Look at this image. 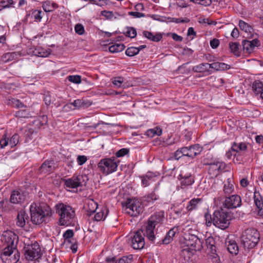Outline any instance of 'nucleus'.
I'll return each instance as SVG.
<instances>
[{
    "label": "nucleus",
    "mask_w": 263,
    "mask_h": 263,
    "mask_svg": "<svg viewBox=\"0 0 263 263\" xmlns=\"http://www.w3.org/2000/svg\"><path fill=\"white\" fill-rule=\"evenodd\" d=\"M145 200L149 203H153L159 199V196L154 192L147 195L145 197Z\"/></svg>",
    "instance_id": "obj_43"
},
{
    "label": "nucleus",
    "mask_w": 263,
    "mask_h": 263,
    "mask_svg": "<svg viewBox=\"0 0 263 263\" xmlns=\"http://www.w3.org/2000/svg\"><path fill=\"white\" fill-rule=\"evenodd\" d=\"M225 244L227 250L230 254L232 255H237L238 253V246L235 240H232L228 238L226 239Z\"/></svg>",
    "instance_id": "obj_20"
},
{
    "label": "nucleus",
    "mask_w": 263,
    "mask_h": 263,
    "mask_svg": "<svg viewBox=\"0 0 263 263\" xmlns=\"http://www.w3.org/2000/svg\"><path fill=\"white\" fill-rule=\"evenodd\" d=\"M202 149V147L199 144L191 145L189 147H183L185 156L192 158L199 155L201 152Z\"/></svg>",
    "instance_id": "obj_16"
},
{
    "label": "nucleus",
    "mask_w": 263,
    "mask_h": 263,
    "mask_svg": "<svg viewBox=\"0 0 263 263\" xmlns=\"http://www.w3.org/2000/svg\"><path fill=\"white\" fill-rule=\"evenodd\" d=\"M101 15L105 16L108 20H112L114 18V14L112 11L104 10L102 11Z\"/></svg>",
    "instance_id": "obj_59"
},
{
    "label": "nucleus",
    "mask_w": 263,
    "mask_h": 263,
    "mask_svg": "<svg viewBox=\"0 0 263 263\" xmlns=\"http://www.w3.org/2000/svg\"><path fill=\"white\" fill-rule=\"evenodd\" d=\"M241 204V199L238 195H233L231 196L226 197L223 202L222 208L230 210L231 209H235Z\"/></svg>",
    "instance_id": "obj_14"
},
{
    "label": "nucleus",
    "mask_w": 263,
    "mask_h": 263,
    "mask_svg": "<svg viewBox=\"0 0 263 263\" xmlns=\"http://www.w3.org/2000/svg\"><path fill=\"white\" fill-rule=\"evenodd\" d=\"M204 163L205 165H209V168L208 170V174L211 176V177H216L219 175L222 172L224 171L226 168V163L219 161H215L213 163H209L205 162L204 160Z\"/></svg>",
    "instance_id": "obj_10"
},
{
    "label": "nucleus",
    "mask_w": 263,
    "mask_h": 263,
    "mask_svg": "<svg viewBox=\"0 0 263 263\" xmlns=\"http://www.w3.org/2000/svg\"><path fill=\"white\" fill-rule=\"evenodd\" d=\"M33 53L35 56L47 57L50 54V52L41 47H37L33 50Z\"/></svg>",
    "instance_id": "obj_31"
},
{
    "label": "nucleus",
    "mask_w": 263,
    "mask_h": 263,
    "mask_svg": "<svg viewBox=\"0 0 263 263\" xmlns=\"http://www.w3.org/2000/svg\"><path fill=\"white\" fill-rule=\"evenodd\" d=\"M122 206L123 212L130 216L136 217L143 212L141 202L137 198H128Z\"/></svg>",
    "instance_id": "obj_6"
},
{
    "label": "nucleus",
    "mask_w": 263,
    "mask_h": 263,
    "mask_svg": "<svg viewBox=\"0 0 263 263\" xmlns=\"http://www.w3.org/2000/svg\"><path fill=\"white\" fill-rule=\"evenodd\" d=\"M210 64V68L214 69L216 71L228 70L231 68L230 65L224 63L214 62Z\"/></svg>",
    "instance_id": "obj_27"
},
{
    "label": "nucleus",
    "mask_w": 263,
    "mask_h": 263,
    "mask_svg": "<svg viewBox=\"0 0 263 263\" xmlns=\"http://www.w3.org/2000/svg\"><path fill=\"white\" fill-rule=\"evenodd\" d=\"M31 220L35 224H40L45 218L51 215V209L47 204H37L33 203L30 208Z\"/></svg>",
    "instance_id": "obj_1"
},
{
    "label": "nucleus",
    "mask_w": 263,
    "mask_h": 263,
    "mask_svg": "<svg viewBox=\"0 0 263 263\" xmlns=\"http://www.w3.org/2000/svg\"><path fill=\"white\" fill-rule=\"evenodd\" d=\"M119 162V160L114 157L104 158L98 163V167L101 173L107 175L117 171Z\"/></svg>",
    "instance_id": "obj_7"
},
{
    "label": "nucleus",
    "mask_w": 263,
    "mask_h": 263,
    "mask_svg": "<svg viewBox=\"0 0 263 263\" xmlns=\"http://www.w3.org/2000/svg\"><path fill=\"white\" fill-rule=\"evenodd\" d=\"M20 55L18 52H7L2 56L1 61L4 63L9 62L17 59Z\"/></svg>",
    "instance_id": "obj_24"
},
{
    "label": "nucleus",
    "mask_w": 263,
    "mask_h": 263,
    "mask_svg": "<svg viewBox=\"0 0 263 263\" xmlns=\"http://www.w3.org/2000/svg\"><path fill=\"white\" fill-rule=\"evenodd\" d=\"M210 64L206 63H202L199 65H196L192 68V70L195 72H208L211 73V71L210 70Z\"/></svg>",
    "instance_id": "obj_23"
},
{
    "label": "nucleus",
    "mask_w": 263,
    "mask_h": 263,
    "mask_svg": "<svg viewBox=\"0 0 263 263\" xmlns=\"http://www.w3.org/2000/svg\"><path fill=\"white\" fill-rule=\"evenodd\" d=\"M142 183L144 187H146L149 185V181L153 179V177L151 175H146L142 176Z\"/></svg>",
    "instance_id": "obj_47"
},
{
    "label": "nucleus",
    "mask_w": 263,
    "mask_h": 263,
    "mask_svg": "<svg viewBox=\"0 0 263 263\" xmlns=\"http://www.w3.org/2000/svg\"><path fill=\"white\" fill-rule=\"evenodd\" d=\"M259 239L260 234L256 229L248 228L242 234L241 245L245 250H250L257 245Z\"/></svg>",
    "instance_id": "obj_5"
},
{
    "label": "nucleus",
    "mask_w": 263,
    "mask_h": 263,
    "mask_svg": "<svg viewBox=\"0 0 263 263\" xmlns=\"http://www.w3.org/2000/svg\"><path fill=\"white\" fill-rule=\"evenodd\" d=\"M164 218V212L159 211L152 215L148 218L146 227V235L147 238L154 243L157 237V233L155 234V229L158 228L162 223Z\"/></svg>",
    "instance_id": "obj_2"
},
{
    "label": "nucleus",
    "mask_w": 263,
    "mask_h": 263,
    "mask_svg": "<svg viewBox=\"0 0 263 263\" xmlns=\"http://www.w3.org/2000/svg\"><path fill=\"white\" fill-rule=\"evenodd\" d=\"M252 89L256 94L263 91V83L259 81H255L252 84Z\"/></svg>",
    "instance_id": "obj_34"
},
{
    "label": "nucleus",
    "mask_w": 263,
    "mask_h": 263,
    "mask_svg": "<svg viewBox=\"0 0 263 263\" xmlns=\"http://www.w3.org/2000/svg\"><path fill=\"white\" fill-rule=\"evenodd\" d=\"M236 152L235 151H232V145L231 146V147L230 149H229L226 153V157L229 159H231L232 158V157L233 156H236V154H235Z\"/></svg>",
    "instance_id": "obj_64"
},
{
    "label": "nucleus",
    "mask_w": 263,
    "mask_h": 263,
    "mask_svg": "<svg viewBox=\"0 0 263 263\" xmlns=\"http://www.w3.org/2000/svg\"><path fill=\"white\" fill-rule=\"evenodd\" d=\"M28 219V216L25 211L21 210L18 212L16 219V225L23 228L26 224V220Z\"/></svg>",
    "instance_id": "obj_22"
},
{
    "label": "nucleus",
    "mask_w": 263,
    "mask_h": 263,
    "mask_svg": "<svg viewBox=\"0 0 263 263\" xmlns=\"http://www.w3.org/2000/svg\"><path fill=\"white\" fill-rule=\"evenodd\" d=\"M1 258L4 263H16L20 259V255L16 249L4 248Z\"/></svg>",
    "instance_id": "obj_9"
},
{
    "label": "nucleus",
    "mask_w": 263,
    "mask_h": 263,
    "mask_svg": "<svg viewBox=\"0 0 263 263\" xmlns=\"http://www.w3.org/2000/svg\"><path fill=\"white\" fill-rule=\"evenodd\" d=\"M108 213V210L105 207L96 213L94 216V220L97 221L104 220Z\"/></svg>",
    "instance_id": "obj_28"
},
{
    "label": "nucleus",
    "mask_w": 263,
    "mask_h": 263,
    "mask_svg": "<svg viewBox=\"0 0 263 263\" xmlns=\"http://www.w3.org/2000/svg\"><path fill=\"white\" fill-rule=\"evenodd\" d=\"M3 241L6 244L5 248L16 249L18 236L11 231H6L3 233Z\"/></svg>",
    "instance_id": "obj_12"
},
{
    "label": "nucleus",
    "mask_w": 263,
    "mask_h": 263,
    "mask_svg": "<svg viewBox=\"0 0 263 263\" xmlns=\"http://www.w3.org/2000/svg\"><path fill=\"white\" fill-rule=\"evenodd\" d=\"M129 153V149L126 148H123L119 149L116 153V156L117 157H123L127 155Z\"/></svg>",
    "instance_id": "obj_53"
},
{
    "label": "nucleus",
    "mask_w": 263,
    "mask_h": 263,
    "mask_svg": "<svg viewBox=\"0 0 263 263\" xmlns=\"http://www.w3.org/2000/svg\"><path fill=\"white\" fill-rule=\"evenodd\" d=\"M258 209V214L260 216L263 215V200H259L255 202Z\"/></svg>",
    "instance_id": "obj_54"
},
{
    "label": "nucleus",
    "mask_w": 263,
    "mask_h": 263,
    "mask_svg": "<svg viewBox=\"0 0 263 263\" xmlns=\"http://www.w3.org/2000/svg\"><path fill=\"white\" fill-rule=\"evenodd\" d=\"M186 246L190 250L199 251L202 248V241L196 235H189L185 237Z\"/></svg>",
    "instance_id": "obj_11"
},
{
    "label": "nucleus",
    "mask_w": 263,
    "mask_h": 263,
    "mask_svg": "<svg viewBox=\"0 0 263 263\" xmlns=\"http://www.w3.org/2000/svg\"><path fill=\"white\" fill-rule=\"evenodd\" d=\"M14 4L13 0H1L0 6L3 8H6L12 7Z\"/></svg>",
    "instance_id": "obj_46"
},
{
    "label": "nucleus",
    "mask_w": 263,
    "mask_h": 263,
    "mask_svg": "<svg viewBox=\"0 0 263 263\" xmlns=\"http://www.w3.org/2000/svg\"><path fill=\"white\" fill-rule=\"evenodd\" d=\"M172 241L173 238L167 233L165 236L162 239H160L159 238V236L157 237L154 243L156 242V243L167 245L169 244Z\"/></svg>",
    "instance_id": "obj_40"
},
{
    "label": "nucleus",
    "mask_w": 263,
    "mask_h": 263,
    "mask_svg": "<svg viewBox=\"0 0 263 263\" xmlns=\"http://www.w3.org/2000/svg\"><path fill=\"white\" fill-rule=\"evenodd\" d=\"M42 7L44 10V11L47 12H50L52 11V8L49 2H45L43 3Z\"/></svg>",
    "instance_id": "obj_61"
},
{
    "label": "nucleus",
    "mask_w": 263,
    "mask_h": 263,
    "mask_svg": "<svg viewBox=\"0 0 263 263\" xmlns=\"http://www.w3.org/2000/svg\"><path fill=\"white\" fill-rule=\"evenodd\" d=\"M130 258L128 256H123V257L116 260L115 257L112 258H107L106 259V263H129L131 261L132 258V256H129Z\"/></svg>",
    "instance_id": "obj_30"
},
{
    "label": "nucleus",
    "mask_w": 263,
    "mask_h": 263,
    "mask_svg": "<svg viewBox=\"0 0 263 263\" xmlns=\"http://www.w3.org/2000/svg\"><path fill=\"white\" fill-rule=\"evenodd\" d=\"M204 217L206 225L208 227L211 226L212 223H213V216L212 217L211 215L209 212H206L204 214Z\"/></svg>",
    "instance_id": "obj_55"
},
{
    "label": "nucleus",
    "mask_w": 263,
    "mask_h": 263,
    "mask_svg": "<svg viewBox=\"0 0 263 263\" xmlns=\"http://www.w3.org/2000/svg\"><path fill=\"white\" fill-rule=\"evenodd\" d=\"M9 139L7 137L6 135H4L0 140V145L2 148H4L8 144Z\"/></svg>",
    "instance_id": "obj_57"
},
{
    "label": "nucleus",
    "mask_w": 263,
    "mask_h": 263,
    "mask_svg": "<svg viewBox=\"0 0 263 263\" xmlns=\"http://www.w3.org/2000/svg\"><path fill=\"white\" fill-rule=\"evenodd\" d=\"M242 45L244 51L247 53H251L254 51L255 47L260 46V41L257 39H255L252 41L243 40L242 42Z\"/></svg>",
    "instance_id": "obj_15"
},
{
    "label": "nucleus",
    "mask_w": 263,
    "mask_h": 263,
    "mask_svg": "<svg viewBox=\"0 0 263 263\" xmlns=\"http://www.w3.org/2000/svg\"><path fill=\"white\" fill-rule=\"evenodd\" d=\"M55 208L56 212L60 216L59 224L62 226L71 225L76 215L72 207L62 203L57 204Z\"/></svg>",
    "instance_id": "obj_4"
},
{
    "label": "nucleus",
    "mask_w": 263,
    "mask_h": 263,
    "mask_svg": "<svg viewBox=\"0 0 263 263\" xmlns=\"http://www.w3.org/2000/svg\"><path fill=\"white\" fill-rule=\"evenodd\" d=\"M234 191V185L231 178H229L227 179L226 183H224L223 186V192L227 195H229Z\"/></svg>",
    "instance_id": "obj_33"
},
{
    "label": "nucleus",
    "mask_w": 263,
    "mask_h": 263,
    "mask_svg": "<svg viewBox=\"0 0 263 263\" xmlns=\"http://www.w3.org/2000/svg\"><path fill=\"white\" fill-rule=\"evenodd\" d=\"M98 207V203L91 199L88 201L86 208L87 215L90 216L95 213Z\"/></svg>",
    "instance_id": "obj_26"
},
{
    "label": "nucleus",
    "mask_w": 263,
    "mask_h": 263,
    "mask_svg": "<svg viewBox=\"0 0 263 263\" xmlns=\"http://www.w3.org/2000/svg\"><path fill=\"white\" fill-rule=\"evenodd\" d=\"M202 202V198H194L189 202L186 209L189 212L197 210L201 205Z\"/></svg>",
    "instance_id": "obj_21"
},
{
    "label": "nucleus",
    "mask_w": 263,
    "mask_h": 263,
    "mask_svg": "<svg viewBox=\"0 0 263 263\" xmlns=\"http://www.w3.org/2000/svg\"><path fill=\"white\" fill-rule=\"evenodd\" d=\"M72 104L77 108L84 107L86 105V104L85 103V101L81 99H78L75 100L72 103Z\"/></svg>",
    "instance_id": "obj_56"
},
{
    "label": "nucleus",
    "mask_w": 263,
    "mask_h": 263,
    "mask_svg": "<svg viewBox=\"0 0 263 263\" xmlns=\"http://www.w3.org/2000/svg\"><path fill=\"white\" fill-rule=\"evenodd\" d=\"M67 79L70 82L80 84L81 82V77L79 75H71L67 77Z\"/></svg>",
    "instance_id": "obj_45"
},
{
    "label": "nucleus",
    "mask_w": 263,
    "mask_h": 263,
    "mask_svg": "<svg viewBox=\"0 0 263 263\" xmlns=\"http://www.w3.org/2000/svg\"><path fill=\"white\" fill-rule=\"evenodd\" d=\"M239 43L236 42H230L229 43V46L231 52L237 57H239L240 55V52L239 51Z\"/></svg>",
    "instance_id": "obj_39"
},
{
    "label": "nucleus",
    "mask_w": 263,
    "mask_h": 263,
    "mask_svg": "<svg viewBox=\"0 0 263 263\" xmlns=\"http://www.w3.org/2000/svg\"><path fill=\"white\" fill-rule=\"evenodd\" d=\"M139 53V50L137 47H130L127 48L125 51V54L128 57H133Z\"/></svg>",
    "instance_id": "obj_42"
},
{
    "label": "nucleus",
    "mask_w": 263,
    "mask_h": 263,
    "mask_svg": "<svg viewBox=\"0 0 263 263\" xmlns=\"http://www.w3.org/2000/svg\"><path fill=\"white\" fill-rule=\"evenodd\" d=\"M123 82L124 78L121 77L115 78L112 80L113 84L117 87H120Z\"/></svg>",
    "instance_id": "obj_49"
},
{
    "label": "nucleus",
    "mask_w": 263,
    "mask_h": 263,
    "mask_svg": "<svg viewBox=\"0 0 263 263\" xmlns=\"http://www.w3.org/2000/svg\"><path fill=\"white\" fill-rule=\"evenodd\" d=\"M248 146L246 143L243 142H233L232 144V151H235L236 153H241L245 152L247 149Z\"/></svg>",
    "instance_id": "obj_29"
},
{
    "label": "nucleus",
    "mask_w": 263,
    "mask_h": 263,
    "mask_svg": "<svg viewBox=\"0 0 263 263\" xmlns=\"http://www.w3.org/2000/svg\"><path fill=\"white\" fill-rule=\"evenodd\" d=\"M193 3H198L204 6H210L212 4V0H193Z\"/></svg>",
    "instance_id": "obj_58"
},
{
    "label": "nucleus",
    "mask_w": 263,
    "mask_h": 263,
    "mask_svg": "<svg viewBox=\"0 0 263 263\" xmlns=\"http://www.w3.org/2000/svg\"><path fill=\"white\" fill-rule=\"evenodd\" d=\"M205 243L207 248L210 250V252L213 254H215L216 252L215 247V240L213 237H209L205 239Z\"/></svg>",
    "instance_id": "obj_32"
},
{
    "label": "nucleus",
    "mask_w": 263,
    "mask_h": 263,
    "mask_svg": "<svg viewBox=\"0 0 263 263\" xmlns=\"http://www.w3.org/2000/svg\"><path fill=\"white\" fill-rule=\"evenodd\" d=\"M44 14V12L41 10H35L33 11L31 13V17L33 18L35 21L40 22Z\"/></svg>",
    "instance_id": "obj_38"
},
{
    "label": "nucleus",
    "mask_w": 263,
    "mask_h": 263,
    "mask_svg": "<svg viewBox=\"0 0 263 263\" xmlns=\"http://www.w3.org/2000/svg\"><path fill=\"white\" fill-rule=\"evenodd\" d=\"M74 232L73 230H67L64 233L63 237L65 239V241H67L68 242H71V241L70 239L72 238Z\"/></svg>",
    "instance_id": "obj_44"
},
{
    "label": "nucleus",
    "mask_w": 263,
    "mask_h": 263,
    "mask_svg": "<svg viewBox=\"0 0 263 263\" xmlns=\"http://www.w3.org/2000/svg\"><path fill=\"white\" fill-rule=\"evenodd\" d=\"M19 136L17 134L13 135L10 140V145L11 147L15 146L18 142Z\"/></svg>",
    "instance_id": "obj_50"
},
{
    "label": "nucleus",
    "mask_w": 263,
    "mask_h": 263,
    "mask_svg": "<svg viewBox=\"0 0 263 263\" xmlns=\"http://www.w3.org/2000/svg\"><path fill=\"white\" fill-rule=\"evenodd\" d=\"M7 104L15 108H22L25 106L24 104L19 100L14 98L9 99L7 102Z\"/></svg>",
    "instance_id": "obj_36"
},
{
    "label": "nucleus",
    "mask_w": 263,
    "mask_h": 263,
    "mask_svg": "<svg viewBox=\"0 0 263 263\" xmlns=\"http://www.w3.org/2000/svg\"><path fill=\"white\" fill-rule=\"evenodd\" d=\"M239 26L241 30L246 32H251L253 30L252 27L250 25L242 20L239 21Z\"/></svg>",
    "instance_id": "obj_41"
},
{
    "label": "nucleus",
    "mask_w": 263,
    "mask_h": 263,
    "mask_svg": "<svg viewBox=\"0 0 263 263\" xmlns=\"http://www.w3.org/2000/svg\"><path fill=\"white\" fill-rule=\"evenodd\" d=\"M56 167L55 163L53 160H46L39 168V172L40 174H45L53 171Z\"/></svg>",
    "instance_id": "obj_18"
},
{
    "label": "nucleus",
    "mask_w": 263,
    "mask_h": 263,
    "mask_svg": "<svg viewBox=\"0 0 263 263\" xmlns=\"http://www.w3.org/2000/svg\"><path fill=\"white\" fill-rule=\"evenodd\" d=\"M126 36L130 38H134L137 35L136 30L133 27H129L125 33Z\"/></svg>",
    "instance_id": "obj_48"
},
{
    "label": "nucleus",
    "mask_w": 263,
    "mask_h": 263,
    "mask_svg": "<svg viewBox=\"0 0 263 263\" xmlns=\"http://www.w3.org/2000/svg\"><path fill=\"white\" fill-rule=\"evenodd\" d=\"M128 14L130 16H133L134 18H140L145 16V14L144 13L139 12L130 11L128 12Z\"/></svg>",
    "instance_id": "obj_62"
},
{
    "label": "nucleus",
    "mask_w": 263,
    "mask_h": 263,
    "mask_svg": "<svg viewBox=\"0 0 263 263\" xmlns=\"http://www.w3.org/2000/svg\"><path fill=\"white\" fill-rule=\"evenodd\" d=\"M220 44V41L217 39H214L210 41V46L213 49L217 48Z\"/></svg>",
    "instance_id": "obj_63"
},
{
    "label": "nucleus",
    "mask_w": 263,
    "mask_h": 263,
    "mask_svg": "<svg viewBox=\"0 0 263 263\" xmlns=\"http://www.w3.org/2000/svg\"><path fill=\"white\" fill-rule=\"evenodd\" d=\"M64 181V186L66 188L74 189L82 186L81 178L79 177H72L67 179H62Z\"/></svg>",
    "instance_id": "obj_19"
},
{
    "label": "nucleus",
    "mask_w": 263,
    "mask_h": 263,
    "mask_svg": "<svg viewBox=\"0 0 263 263\" xmlns=\"http://www.w3.org/2000/svg\"><path fill=\"white\" fill-rule=\"evenodd\" d=\"M146 133L147 135L149 137L159 136L162 134V129L160 127L157 126L154 128L147 130Z\"/></svg>",
    "instance_id": "obj_37"
},
{
    "label": "nucleus",
    "mask_w": 263,
    "mask_h": 263,
    "mask_svg": "<svg viewBox=\"0 0 263 263\" xmlns=\"http://www.w3.org/2000/svg\"><path fill=\"white\" fill-rule=\"evenodd\" d=\"M174 156L175 159L179 160L180 158L183 156H185V154L183 152V147L178 149L176 152H174Z\"/></svg>",
    "instance_id": "obj_52"
},
{
    "label": "nucleus",
    "mask_w": 263,
    "mask_h": 263,
    "mask_svg": "<svg viewBox=\"0 0 263 263\" xmlns=\"http://www.w3.org/2000/svg\"><path fill=\"white\" fill-rule=\"evenodd\" d=\"M233 217L230 210L221 207L215 210L213 214V224L219 229L224 230L229 227Z\"/></svg>",
    "instance_id": "obj_3"
},
{
    "label": "nucleus",
    "mask_w": 263,
    "mask_h": 263,
    "mask_svg": "<svg viewBox=\"0 0 263 263\" xmlns=\"http://www.w3.org/2000/svg\"><path fill=\"white\" fill-rule=\"evenodd\" d=\"M144 233L143 230H139L134 233L131 236L132 246L135 250H140L144 248L145 245Z\"/></svg>",
    "instance_id": "obj_13"
},
{
    "label": "nucleus",
    "mask_w": 263,
    "mask_h": 263,
    "mask_svg": "<svg viewBox=\"0 0 263 263\" xmlns=\"http://www.w3.org/2000/svg\"><path fill=\"white\" fill-rule=\"evenodd\" d=\"M23 251L25 258L28 260H36L42 255L41 248L36 241L32 244L25 245Z\"/></svg>",
    "instance_id": "obj_8"
},
{
    "label": "nucleus",
    "mask_w": 263,
    "mask_h": 263,
    "mask_svg": "<svg viewBox=\"0 0 263 263\" xmlns=\"http://www.w3.org/2000/svg\"><path fill=\"white\" fill-rule=\"evenodd\" d=\"M24 200V196L18 191H13L10 196V201L13 203H18Z\"/></svg>",
    "instance_id": "obj_25"
},
{
    "label": "nucleus",
    "mask_w": 263,
    "mask_h": 263,
    "mask_svg": "<svg viewBox=\"0 0 263 263\" xmlns=\"http://www.w3.org/2000/svg\"><path fill=\"white\" fill-rule=\"evenodd\" d=\"M178 179L180 180L181 187L182 189L191 185L194 182V177L191 174L185 173L183 171L179 174Z\"/></svg>",
    "instance_id": "obj_17"
},
{
    "label": "nucleus",
    "mask_w": 263,
    "mask_h": 263,
    "mask_svg": "<svg viewBox=\"0 0 263 263\" xmlns=\"http://www.w3.org/2000/svg\"><path fill=\"white\" fill-rule=\"evenodd\" d=\"M125 48L123 44L117 43L109 47V51L112 53L119 52L123 51Z\"/></svg>",
    "instance_id": "obj_35"
},
{
    "label": "nucleus",
    "mask_w": 263,
    "mask_h": 263,
    "mask_svg": "<svg viewBox=\"0 0 263 263\" xmlns=\"http://www.w3.org/2000/svg\"><path fill=\"white\" fill-rule=\"evenodd\" d=\"M76 32L79 35H82L85 32L84 26L81 24H77L74 27Z\"/></svg>",
    "instance_id": "obj_51"
},
{
    "label": "nucleus",
    "mask_w": 263,
    "mask_h": 263,
    "mask_svg": "<svg viewBox=\"0 0 263 263\" xmlns=\"http://www.w3.org/2000/svg\"><path fill=\"white\" fill-rule=\"evenodd\" d=\"M87 160L86 156L84 155H79L77 157V162L79 165L84 164Z\"/></svg>",
    "instance_id": "obj_60"
}]
</instances>
